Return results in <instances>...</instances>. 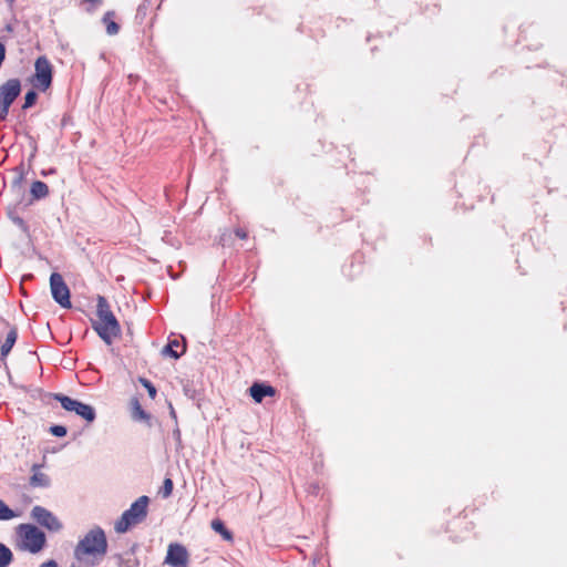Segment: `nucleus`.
<instances>
[{"instance_id":"423d86ee","label":"nucleus","mask_w":567,"mask_h":567,"mask_svg":"<svg viewBox=\"0 0 567 567\" xmlns=\"http://www.w3.org/2000/svg\"><path fill=\"white\" fill-rule=\"evenodd\" d=\"M21 93V83L18 79H10L0 86V121H4L9 109Z\"/></svg>"},{"instance_id":"5701e85b","label":"nucleus","mask_w":567,"mask_h":567,"mask_svg":"<svg viewBox=\"0 0 567 567\" xmlns=\"http://www.w3.org/2000/svg\"><path fill=\"white\" fill-rule=\"evenodd\" d=\"M173 492V481L171 478H165L163 487L161 489V494L164 498L171 496Z\"/></svg>"},{"instance_id":"6e6552de","label":"nucleus","mask_w":567,"mask_h":567,"mask_svg":"<svg viewBox=\"0 0 567 567\" xmlns=\"http://www.w3.org/2000/svg\"><path fill=\"white\" fill-rule=\"evenodd\" d=\"M31 518L41 527L50 532L58 533L63 528L61 520L48 508L37 505L30 512Z\"/></svg>"},{"instance_id":"f257e3e1","label":"nucleus","mask_w":567,"mask_h":567,"mask_svg":"<svg viewBox=\"0 0 567 567\" xmlns=\"http://www.w3.org/2000/svg\"><path fill=\"white\" fill-rule=\"evenodd\" d=\"M107 553L105 532L100 526L90 529L74 547V558L87 566H97Z\"/></svg>"},{"instance_id":"4be33fe9","label":"nucleus","mask_w":567,"mask_h":567,"mask_svg":"<svg viewBox=\"0 0 567 567\" xmlns=\"http://www.w3.org/2000/svg\"><path fill=\"white\" fill-rule=\"evenodd\" d=\"M37 99H38V94L34 90L28 91L24 96V103L22 105V109L27 110V109L32 107L35 104Z\"/></svg>"},{"instance_id":"20e7f679","label":"nucleus","mask_w":567,"mask_h":567,"mask_svg":"<svg viewBox=\"0 0 567 567\" xmlns=\"http://www.w3.org/2000/svg\"><path fill=\"white\" fill-rule=\"evenodd\" d=\"M17 535L20 540V548L31 554H37L45 546V534L32 524H20L17 527Z\"/></svg>"},{"instance_id":"ddd939ff","label":"nucleus","mask_w":567,"mask_h":567,"mask_svg":"<svg viewBox=\"0 0 567 567\" xmlns=\"http://www.w3.org/2000/svg\"><path fill=\"white\" fill-rule=\"evenodd\" d=\"M185 346L182 344L178 340H171L163 349V353L169 355L171 358L178 359L185 352Z\"/></svg>"},{"instance_id":"aec40b11","label":"nucleus","mask_w":567,"mask_h":567,"mask_svg":"<svg viewBox=\"0 0 567 567\" xmlns=\"http://www.w3.org/2000/svg\"><path fill=\"white\" fill-rule=\"evenodd\" d=\"M212 528L219 534L225 540H233V533L225 526L220 519H214L212 522Z\"/></svg>"},{"instance_id":"9d476101","label":"nucleus","mask_w":567,"mask_h":567,"mask_svg":"<svg viewBox=\"0 0 567 567\" xmlns=\"http://www.w3.org/2000/svg\"><path fill=\"white\" fill-rule=\"evenodd\" d=\"M188 560L187 549L177 543L169 544L165 564L172 567H186Z\"/></svg>"},{"instance_id":"2f4dec72","label":"nucleus","mask_w":567,"mask_h":567,"mask_svg":"<svg viewBox=\"0 0 567 567\" xmlns=\"http://www.w3.org/2000/svg\"><path fill=\"white\" fill-rule=\"evenodd\" d=\"M6 29H7V31H12V28H11V25H10V24H8V25L6 27Z\"/></svg>"},{"instance_id":"f8f14e48","label":"nucleus","mask_w":567,"mask_h":567,"mask_svg":"<svg viewBox=\"0 0 567 567\" xmlns=\"http://www.w3.org/2000/svg\"><path fill=\"white\" fill-rule=\"evenodd\" d=\"M40 468H41V465H39V464L32 465V468H31L32 475L29 480V484L32 487H42V488L49 487L51 484L50 477L47 474L42 473L40 471Z\"/></svg>"},{"instance_id":"c85d7f7f","label":"nucleus","mask_w":567,"mask_h":567,"mask_svg":"<svg viewBox=\"0 0 567 567\" xmlns=\"http://www.w3.org/2000/svg\"><path fill=\"white\" fill-rule=\"evenodd\" d=\"M37 146H34L32 154L30 155V161L35 156Z\"/></svg>"},{"instance_id":"39448f33","label":"nucleus","mask_w":567,"mask_h":567,"mask_svg":"<svg viewBox=\"0 0 567 567\" xmlns=\"http://www.w3.org/2000/svg\"><path fill=\"white\" fill-rule=\"evenodd\" d=\"M53 399L60 402L61 406L65 411L74 412L78 416L89 423L94 422L96 419L95 409L90 404L83 403L62 393H54Z\"/></svg>"},{"instance_id":"9b49d317","label":"nucleus","mask_w":567,"mask_h":567,"mask_svg":"<svg viewBox=\"0 0 567 567\" xmlns=\"http://www.w3.org/2000/svg\"><path fill=\"white\" fill-rule=\"evenodd\" d=\"M249 392L257 403H260L266 396H274L276 394L274 386L258 382L254 383L249 388Z\"/></svg>"},{"instance_id":"cd10ccee","label":"nucleus","mask_w":567,"mask_h":567,"mask_svg":"<svg viewBox=\"0 0 567 567\" xmlns=\"http://www.w3.org/2000/svg\"><path fill=\"white\" fill-rule=\"evenodd\" d=\"M84 2H90V3H101V0H83Z\"/></svg>"},{"instance_id":"a211bd4d","label":"nucleus","mask_w":567,"mask_h":567,"mask_svg":"<svg viewBox=\"0 0 567 567\" xmlns=\"http://www.w3.org/2000/svg\"><path fill=\"white\" fill-rule=\"evenodd\" d=\"M103 23L109 35H115L118 33L120 25L114 21V12H106L103 17Z\"/></svg>"},{"instance_id":"473e14b6","label":"nucleus","mask_w":567,"mask_h":567,"mask_svg":"<svg viewBox=\"0 0 567 567\" xmlns=\"http://www.w3.org/2000/svg\"><path fill=\"white\" fill-rule=\"evenodd\" d=\"M22 223H23V220H22L21 218H19V219L17 220V224H22Z\"/></svg>"},{"instance_id":"a878e982","label":"nucleus","mask_w":567,"mask_h":567,"mask_svg":"<svg viewBox=\"0 0 567 567\" xmlns=\"http://www.w3.org/2000/svg\"><path fill=\"white\" fill-rule=\"evenodd\" d=\"M235 234H236V236H237L238 238H240V239H246V238L248 237L247 231H246L245 229H243V228H237V229L235 230Z\"/></svg>"},{"instance_id":"393cba45","label":"nucleus","mask_w":567,"mask_h":567,"mask_svg":"<svg viewBox=\"0 0 567 567\" xmlns=\"http://www.w3.org/2000/svg\"><path fill=\"white\" fill-rule=\"evenodd\" d=\"M141 383L147 390L150 396L152 399H155L157 391H156V388L153 385V383L147 379H141Z\"/></svg>"},{"instance_id":"412c9836","label":"nucleus","mask_w":567,"mask_h":567,"mask_svg":"<svg viewBox=\"0 0 567 567\" xmlns=\"http://www.w3.org/2000/svg\"><path fill=\"white\" fill-rule=\"evenodd\" d=\"M17 514L0 498V520H9Z\"/></svg>"},{"instance_id":"2eb2a0df","label":"nucleus","mask_w":567,"mask_h":567,"mask_svg":"<svg viewBox=\"0 0 567 567\" xmlns=\"http://www.w3.org/2000/svg\"><path fill=\"white\" fill-rule=\"evenodd\" d=\"M118 567H138L140 560L135 557L134 553H124L115 556Z\"/></svg>"},{"instance_id":"f03ea898","label":"nucleus","mask_w":567,"mask_h":567,"mask_svg":"<svg viewBox=\"0 0 567 567\" xmlns=\"http://www.w3.org/2000/svg\"><path fill=\"white\" fill-rule=\"evenodd\" d=\"M96 320H92L93 330L106 344H112L121 336V326L103 296H97L96 299Z\"/></svg>"},{"instance_id":"1a4fd4ad","label":"nucleus","mask_w":567,"mask_h":567,"mask_svg":"<svg viewBox=\"0 0 567 567\" xmlns=\"http://www.w3.org/2000/svg\"><path fill=\"white\" fill-rule=\"evenodd\" d=\"M50 288L53 300L62 308H71L70 289L59 272H52L50 276Z\"/></svg>"},{"instance_id":"7c9ffc66","label":"nucleus","mask_w":567,"mask_h":567,"mask_svg":"<svg viewBox=\"0 0 567 567\" xmlns=\"http://www.w3.org/2000/svg\"><path fill=\"white\" fill-rule=\"evenodd\" d=\"M21 169H23V168L21 167ZM22 177H23V171H21L18 182H20L22 179Z\"/></svg>"},{"instance_id":"b1692460","label":"nucleus","mask_w":567,"mask_h":567,"mask_svg":"<svg viewBox=\"0 0 567 567\" xmlns=\"http://www.w3.org/2000/svg\"><path fill=\"white\" fill-rule=\"evenodd\" d=\"M49 432L54 436L62 437V436L66 435L68 430L64 425L56 424V425L50 426Z\"/></svg>"},{"instance_id":"bb28decb","label":"nucleus","mask_w":567,"mask_h":567,"mask_svg":"<svg viewBox=\"0 0 567 567\" xmlns=\"http://www.w3.org/2000/svg\"><path fill=\"white\" fill-rule=\"evenodd\" d=\"M40 567H58V564L55 560L50 559V560L41 564Z\"/></svg>"},{"instance_id":"4468645a","label":"nucleus","mask_w":567,"mask_h":567,"mask_svg":"<svg viewBox=\"0 0 567 567\" xmlns=\"http://www.w3.org/2000/svg\"><path fill=\"white\" fill-rule=\"evenodd\" d=\"M132 408V417L134 421L148 422L151 420V415L146 413L140 404L138 399L133 398L131 400Z\"/></svg>"},{"instance_id":"0eeeda50","label":"nucleus","mask_w":567,"mask_h":567,"mask_svg":"<svg viewBox=\"0 0 567 567\" xmlns=\"http://www.w3.org/2000/svg\"><path fill=\"white\" fill-rule=\"evenodd\" d=\"M32 83L40 91H47L52 83V65L45 56H39L34 63Z\"/></svg>"},{"instance_id":"6ab92c4d","label":"nucleus","mask_w":567,"mask_h":567,"mask_svg":"<svg viewBox=\"0 0 567 567\" xmlns=\"http://www.w3.org/2000/svg\"><path fill=\"white\" fill-rule=\"evenodd\" d=\"M13 559L12 550L3 543H0V567H9Z\"/></svg>"},{"instance_id":"c756f323","label":"nucleus","mask_w":567,"mask_h":567,"mask_svg":"<svg viewBox=\"0 0 567 567\" xmlns=\"http://www.w3.org/2000/svg\"><path fill=\"white\" fill-rule=\"evenodd\" d=\"M53 173H54V169L51 168L50 171L43 172L42 174L45 176L47 174H53Z\"/></svg>"},{"instance_id":"f3484780","label":"nucleus","mask_w":567,"mask_h":567,"mask_svg":"<svg viewBox=\"0 0 567 567\" xmlns=\"http://www.w3.org/2000/svg\"><path fill=\"white\" fill-rule=\"evenodd\" d=\"M18 338L17 328H11L7 334L4 342L1 344V354L2 357H7L11 349L13 348Z\"/></svg>"},{"instance_id":"dca6fc26","label":"nucleus","mask_w":567,"mask_h":567,"mask_svg":"<svg viewBox=\"0 0 567 567\" xmlns=\"http://www.w3.org/2000/svg\"><path fill=\"white\" fill-rule=\"evenodd\" d=\"M30 193L32 199L39 200L48 196L49 187L45 183L41 181H35L31 185Z\"/></svg>"},{"instance_id":"7ed1b4c3","label":"nucleus","mask_w":567,"mask_h":567,"mask_svg":"<svg viewBox=\"0 0 567 567\" xmlns=\"http://www.w3.org/2000/svg\"><path fill=\"white\" fill-rule=\"evenodd\" d=\"M150 497L140 496L130 508L124 511L121 517L115 522L114 529L118 534L126 533L131 527L145 520L148 514Z\"/></svg>"}]
</instances>
